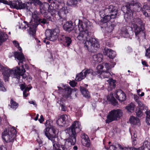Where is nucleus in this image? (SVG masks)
<instances>
[{"label":"nucleus","instance_id":"1","mask_svg":"<svg viewBox=\"0 0 150 150\" xmlns=\"http://www.w3.org/2000/svg\"><path fill=\"white\" fill-rule=\"evenodd\" d=\"M89 27L87 23L79 20L78 27L80 32L77 38L78 40L83 41V42L85 41L84 47L88 51H89L90 48L92 50L94 49L97 50L100 47V45L95 39L90 37L89 36L88 30Z\"/></svg>","mask_w":150,"mask_h":150},{"label":"nucleus","instance_id":"2","mask_svg":"<svg viewBox=\"0 0 150 150\" xmlns=\"http://www.w3.org/2000/svg\"><path fill=\"white\" fill-rule=\"evenodd\" d=\"M34 10V11L32 12L30 10H27V11L30 14H31L30 13H31L32 17L34 20L35 23L29 24L27 21H24V22L26 24L22 27L25 29L29 27L28 33L30 35H32L34 38H35V35L36 28L38 25L40 24L42 25L45 24L49 23V20L47 18H40L39 15L40 13L39 11H37V10Z\"/></svg>","mask_w":150,"mask_h":150},{"label":"nucleus","instance_id":"3","mask_svg":"<svg viewBox=\"0 0 150 150\" xmlns=\"http://www.w3.org/2000/svg\"><path fill=\"white\" fill-rule=\"evenodd\" d=\"M80 122L77 121L73 122L69 128V137L66 140L64 146L67 149L71 146L75 144L76 134L79 132L81 129Z\"/></svg>","mask_w":150,"mask_h":150},{"label":"nucleus","instance_id":"4","mask_svg":"<svg viewBox=\"0 0 150 150\" xmlns=\"http://www.w3.org/2000/svg\"><path fill=\"white\" fill-rule=\"evenodd\" d=\"M0 3L8 5L11 9H30V6L31 4L30 2L23 3L21 0H12L8 1L6 0H0Z\"/></svg>","mask_w":150,"mask_h":150},{"label":"nucleus","instance_id":"5","mask_svg":"<svg viewBox=\"0 0 150 150\" xmlns=\"http://www.w3.org/2000/svg\"><path fill=\"white\" fill-rule=\"evenodd\" d=\"M122 111L120 109H114L111 110L107 116L105 123L109 124L113 121L117 120L122 116Z\"/></svg>","mask_w":150,"mask_h":150},{"label":"nucleus","instance_id":"6","mask_svg":"<svg viewBox=\"0 0 150 150\" xmlns=\"http://www.w3.org/2000/svg\"><path fill=\"white\" fill-rule=\"evenodd\" d=\"M44 132L46 137L52 143L56 142L55 141V138L59 132V130L57 128L54 126L49 128V127H47L44 129Z\"/></svg>","mask_w":150,"mask_h":150},{"label":"nucleus","instance_id":"7","mask_svg":"<svg viewBox=\"0 0 150 150\" xmlns=\"http://www.w3.org/2000/svg\"><path fill=\"white\" fill-rule=\"evenodd\" d=\"M141 21V20L139 18L135 19L134 21L135 24L133 25L134 28V32L136 37L139 41H140V39H143L144 38H145L146 37L145 33L143 30L144 27L142 26H138L136 24L137 21L139 22Z\"/></svg>","mask_w":150,"mask_h":150},{"label":"nucleus","instance_id":"8","mask_svg":"<svg viewBox=\"0 0 150 150\" xmlns=\"http://www.w3.org/2000/svg\"><path fill=\"white\" fill-rule=\"evenodd\" d=\"M59 30L57 29L47 30L45 32V36L50 41L56 40L59 35Z\"/></svg>","mask_w":150,"mask_h":150},{"label":"nucleus","instance_id":"9","mask_svg":"<svg viewBox=\"0 0 150 150\" xmlns=\"http://www.w3.org/2000/svg\"><path fill=\"white\" fill-rule=\"evenodd\" d=\"M116 25L115 21L111 20L107 23L101 22V25L100 26L102 28L105 29L108 33H111L113 30Z\"/></svg>","mask_w":150,"mask_h":150},{"label":"nucleus","instance_id":"10","mask_svg":"<svg viewBox=\"0 0 150 150\" xmlns=\"http://www.w3.org/2000/svg\"><path fill=\"white\" fill-rule=\"evenodd\" d=\"M59 39L61 41V43L65 47H69L72 42L71 38L65 35H61Z\"/></svg>","mask_w":150,"mask_h":150},{"label":"nucleus","instance_id":"11","mask_svg":"<svg viewBox=\"0 0 150 150\" xmlns=\"http://www.w3.org/2000/svg\"><path fill=\"white\" fill-rule=\"evenodd\" d=\"M12 71H14V76L18 79V81L20 82V79L21 76L22 78L25 79L26 77V75L24 74V73H23L21 71V68L19 67H17L12 69Z\"/></svg>","mask_w":150,"mask_h":150},{"label":"nucleus","instance_id":"12","mask_svg":"<svg viewBox=\"0 0 150 150\" xmlns=\"http://www.w3.org/2000/svg\"><path fill=\"white\" fill-rule=\"evenodd\" d=\"M1 70L2 72L4 80L5 82L8 81L9 79V77L11 73V71L7 67H6L1 65L0 63Z\"/></svg>","mask_w":150,"mask_h":150},{"label":"nucleus","instance_id":"13","mask_svg":"<svg viewBox=\"0 0 150 150\" xmlns=\"http://www.w3.org/2000/svg\"><path fill=\"white\" fill-rule=\"evenodd\" d=\"M40 13L48 20L49 18L50 19L52 16H55L57 15L56 10H40Z\"/></svg>","mask_w":150,"mask_h":150},{"label":"nucleus","instance_id":"14","mask_svg":"<svg viewBox=\"0 0 150 150\" xmlns=\"http://www.w3.org/2000/svg\"><path fill=\"white\" fill-rule=\"evenodd\" d=\"M84 76L89 80L93 79L94 77L97 74V73L91 69H85L83 70Z\"/></svg>","mask_w":150,"mask_h":150},{"label":"nucleus","instance_id":"15","mask_svg":"<svg viewBox=\"0 0 150 150\" xmlns=\"http://www.w3.org/2000/svg\"><path fill=\"white\" fill-rule=\"evenodd\" d=\"M115 96L120 102H122L126 100V95L123 91L121 90H118L115 93Z\"/></svg>","mask_w":150,"mask_h":150},{"label":"nucleus","instance_id":"16","mask_svg":"<svg viewBox=\"0 0 150 150\" xmlns=\"http://www.w3.org/2000/svg\"><path fill=\"white\" fill-rule=\"evenodd\" d=\"M81 142L83 145L87 147H90L91 145L90 140L88 136L85 133L81 135Z\"/></svg>","mask_w":150,"mask_h":150},{"label":"nucleus","instance_id":"17","mask_svg":"<svg viewBox=\"0 0 150 150\" xmlns=\"http://www.w3.org/2000/svg\"><path fill=\"white\" fill-rule=\"evenodd\" d=\"M121 32L124 37H128L130 32H132V28L129 26L124 27L121 28Z\"/></svg>","mask_w":150,"mask_h":150},{"label":"nucleus","instance_id":"18","mask_svg":"<svg viewBox=\"0 0 150 150\" xmlns=\"http://www.w3.org/2000/svg\"><path fill=\"white\" fill-rule=\"evenodd\" d=\"M2 137L3 139L6 143L13 142L14 141L11 135L8 134L7 131H4L2 133Z\"/></svg>","mask_w":150,"mask_h":150},{"label":"nucleus","instance_id":"19","mask_svg":"<svg viewBox=\"0 0 150 150\" xmlns=\"http://www.w3.org/2000/svg\"><path fill=\"white\" fill-rule=\"evenodd\" d=\"M63 28L64 30L70 33L74 29L73 23L71 21H67L64 24Z\"/></svg>","mask_w":150,"mask_h":150},{"label":"nucleus","instance_id":"20","mask_svg":"<svg viewBox=\"0 0 150 150\" xmlns=\"http://www.w3.org/2000/svg\"><path fill=\"white\" fill-rule=\"evenodd\" d=\"M14 54L15 58L19 61L18 64L20 65V64H23V62L25 59V57L22 52H14Z\"/></svg>","mask_w":150,"mask_h":150},{"label":"nucleus","instance_id":"21","mask_svg":"<svg viewBox=\"0 0 150 150\" xmlns=\"http://www.w3.org/2000/svg\"><path fill=\"white\" fill-rule=\"evenodd\" d=\"M105 55L110 58L113 59L116 55V52L110 49L105 48L104 49Z\"/></svg>","mask_w":150,"mask_h":150},{"label":"nucleus","instance_id":"22","mask_svg":"<svg viewBox=\"0 0 150 150\" xmlns=\"http://www.w3.org/2000/svg\"><path fill=\"white\" fill-rule=\"evenodd\" d=\"M107 100L110 103L114 106H116L118 103L117 101L115 98L112 94H110L107 96Z\"/></svg>","mask_w":150,"mask_h":150},{"label":"nucleus","instance_id":"23","mask_svg":"<svg viewBox=\"0 0 150 150\" xmlns=\"http://www.w3.org/2000/svg\"><path fill=\"white\" fill-rule=\"evenodd\" d=\"M63 87H64V92L66 94V96L67 97H69L71 95L72 91L73 90H74L75 91L77 90V89L76 88H74V89L71 88L68 85H64Z\"/></svg>","mask_w":150,"mask_h":150},{"label":"nucleus","instance_id":"24","mask_svg":"<svg viewBox=\"0 0 150 150\" xmlns=\"http://www.w3.org/2000/svg\"><path fill=\"white\" fill-rule=\"evenodd\" d=\"M103 56L101 53H98L93 56V60L95 63H99L101 62L102 60Z\"/></svg>","mask_w":150,"mask_h":150},{"label":"nucleus","instance_id":"25","mask_svg":"<svg viewBox=\"0 0 150 150\" xmlns=\"http://www.w3.org/2000/svg\"><path fill=\"white\" fill-rule=\"evenodd\" d=\"M80 90L83 96L87 98H89L90 97V95L89 94L88 90L83 87L80 86Z\"/></svg>","mask_w":150,"mask_h":150},{"label":"nucleus","instance_id":"26","mask_svg":"<svg viewBox=\"0 0 150 150\" xmlns=\"http://www.w3.org/2000/svg\"><path fill=\"white\" fill-rule=\"evenodd\" d=\"M18 104L15 101L13 98L11 99L10 104L8 105L10 108L13 110H15L18 106Z\"/></svg>","mask_w":150,"mask_h":150},{"label":"nucleus","instance_id":"27","mask_svg":"<svg viewBox=\"0 0 150 150\" xmlns=\"http://www.w3.org/2000/svg\"><path fill=\"white\" fill-rule=\"evenodd\" d=\"M8 38V35L4 32L0 33V46L6 41Z\"/></svg>","mask_w":150,"mask_h":150},{"label":"nucleus","instance_id":"28","mask_svg":"<svg viewBox=\"0 0 150 150\" xmlns=\"http://www.w3.org/2000/svg\"><path fill=\"white\" fill-rule=\"evenodd\" d=\"M40 7V9H55V8H49V5L46 2H44L43 3L40 2V4H38Z\"/></svg>","mask_w":150,"mask_h":150},{"label":"nucleus","instance_id":"29","mask_svg":"<svg viewBox=\"0 0 150 150\" xmlns=\"http://www.w3.org/2000/svg\"><path fill=\"white\" fill-rule=\"evenodd\" d=\"M52 143L53 148L56 150H67L64 145H60L56 142H53Z\"/></svg>","mask_w":150,"mask_h":150},{"label":"nucleus","instance_id":"30","mask_svg":"<svg viewBox=\"0 0 150 150\" xmlns=\"http://www.w3.org/2000/svg\"><path fill=\"white\" fill-rule=\"evenodd\" d=\"M112 18L110 15H105L103 19H102L99 22L100 25H101V22L102 23H107L108 22L110 21H113Z\"/></svg>","mask_w":150,"mask_h":150},{"label":"nucleus","instance_id":"31","mask_svg":"<svg viewBox=\"0 0 150 150\" xmlns=\"http://www.w3.org/2000/svg\"><path fill=\"white\" fill-rule=\"evenodd\" d=\"M139 148H141L140 150H150V142L148 141H145L143 145Z\"/></svg>","mask_w":150,"mask_h":150},{"label":"nucleus","instance_id":"32","mask_svg":"<svg viewBox=\"0 0 150 150\" xmlns=\"http://www.w3.org/2000/svg\"><path fill=\"white\" fill-rule=\"evenodd\" d=\"M67 10H59L57 11V15H58L60 18H62L66 16V14L68 13Z\"/></svg>","mask_w":150,"mask_h":150},{"label":"nucleus","instance_id":"33","mask_svg":"<svg viewBox=\"0 0 150 150\" xmlns=\"http://www.w3.org/2000/svg\"><path fill=\"white\" fill-rule=\"evenodd\" d=\"M125 13L124 14V16L126 17L127 18H128L132 16L133 15V10H121Z\"/></svg>","mask_w":150,"mask_h":150},{"label":"nucleus","instance_id":"34","mask_svg":"<svg viewBox=\"0 0 150 150\" xmlns=\"http://www.w3.org/2000/svg\"><path fill=\"white\" fill-rule=\"evenodd\" d=\"M110 71L106 70L102 71L101 74V75L104 78H108L109 77L110 75H112L111 74H113L112 73H110Z\"/></svg>","mask_w":150,"mask_h":150},{"label":"nucleus","instance_id":"35","mask_svg":"<svg viewBox=\"0 0 150 150\" xmlns=\"http://www.w3.org/2000/svg\"><path fill=\"white\" fill-rule=\"evenodd\" d=\"M83 72L82 71L76 75L75 79L76 81H80L86 77L84 76V75H83Z\"/></svg>","mask_w":150,"mask_h":150},{"label":"nucleus","instance_id":"36","mask_svg":"<svg viewBox=\"0 0 150 150\" xmlns=\"http://www.w3.org/2000/svg\"><path fill=\"white\" fill-rule=\"evenodd\" d=\"M60 117L57 121V124L59 126H67V125L66 124V122L63 120Z\"/></svg>","mask_w":150,"mask_h":150},{"label":"nucleus","instance_id":"37","mask_svg":"<svg viewBox=\"0 0 150 150\" xmlns=\"http://www.w3.org/2000/svg\"><path fill=\"white\" fill-rule=\"evenodd\" d=\"M77 3V0H68L67 3V5L71 6H75Z\"/></svg>","mask_w":150,"mask_h":150},{"label":"nucleus","instance_id":"38","mask_svg":"<svg viewBox=\"0 0 150 150\" xmlns=\"http://www.w3.org/2000/svg\"><path fill=\"white\" fill-rule=\"evenodd\" d=\"M16 130L14 128H12L9 130L8 132V134L11 135V136L12 137V139H14L16 136Z\"/></svg>","mask_w":150,"mask_h":150},{"label":"nucleus","instance_id":"39","mask_svg":"<svg viewBox=\"0 0 150 150\" xmlns=\"http://www.w3.org/2000/svg\"><path fill=\"white\" fill-rule=\"evenodd\" d=\"M134 106L135 105L134 104L131 103L129 105L126 106V109L128 111L132 112L134 110Z\"/></svg>","mask_w":150,"mask_h":150},{"label":"nucleus","instance_id":"40","mask_svg":"<svg viewBox=\"0 0 150 150\" xmlns=\"http://www.w3.org/2000/svg\"><path fill=\"white\" fill-rule=\"evenodd\" d=\"M116 81L115 80H114L112 79L111 78L109 79V83L110 87L111 88H114L116 86L115 84Z\"/></svg>","mask_w":150,"mask_h":150},{"label":"nucleus","instance_id":"41","mask_svg":"<svg viewBox=\"0 0 150 150\" xmlns=\"http://www.w3.org/2000/svg\"><path fill=\"white\" fill-rule=\"evenodd\" d=\"M21 71L23 73H25V69L28 70L29 68L28 65L27 64H25L24 65L21 64Z\"/></svg>","mask_w":150,"mask_h":150},{"label":"nucleus","instance_id":"42","mask_svg":"<svg viewBox=\"0 0 150 150\" xmlns=\"http://www.w3.org/2000/svg\"><path fill=\"white\" fill-rule=\"evenodd\" d=\"M136 115L137 116L141 117L143 115V113L141 109L139 108H137L136 110Z\"/></svg>","mask_w":150,"mask_h":150},{"label":"nucleus","instance_id":"43","mask_svg":"<svg viewBox=\"0 0 150 150\" xmlns=\"http://www.w3.org/2000/svg\"><path fill=\"white\" fill-rule=\"evenodd\" d=\"M111 11L112 13L110 14L111 18L113 19L116 17L117 11L118 10H110Z\"/></svg>","mask_w":150,"mask_h":150},{"label":"nucleus","instance_id":"44","mask_svg":"<svg viewBox=\"0 0 150 150\" xmlns=\"http://www.w3.org/2000/svg\"><path fill=\"white\" fill-rule=\"evenodd\" d=\"M129 122L130 123L133 125L136 124L137 123L136 119L134 116H132L130 117Z\"/></svg>","mask_w":150,"mask_h":150},{"label":"nucleus","instance_id":"45","mask_svg":"<svg viewBox=\"0 0 150 150\" xmlns=\"http://www.w3.org/2000/svg\"><path fill=\"white\" fill-rule=\"evenodd\" d=\"M141 148H136L134 147H125L123 149V150H140Z\"/></svg>","mask_w":150,"mask_h":150},{"label":"nucleus","instance_id":"46","mask_svg":"<svg viewBox=\"0 0 150 150\" xmlns=\"http://www.w3.org/2000/svg\"><path fill=\"white\" fill-rule=\"evenodd\" d=\"M145 56L147 58L150 59V46L146 50Z\"/></svg>","mask_w":150,"mask_h":150},{"label":"nucleus","instance_id":"47","mask_svg":"<svg viewBox=\"0 0 150 150\" xmlns=\"http://www.w3.org/2000/svg\"><path fill=\"white\" fill-rule=\"evenodd\" d=\"M0 90L3 92L6 91V89L4 86V83L3 81L0 82Z\"/></svg>","mask_w":150,"mask_h":150},{"label":"nucleus","instance_id":"48","mask_svg":"<svg viewBox=\"0 0 150 150\" xmlns=\"http://www.w3.org/2000/svg\"><path fill=\"white\" fill-rule=\"evenodd\" d=\"M104 67L106 68V70L108 71H111V67L110 65L108 63H104L103 64Z\"/></svg>","mask_w":150,"mask_h":150},{"label":"nucleus","instance_id":"49","mask_svg":"<svg viewBox=\"0 0 150 150\" xmlns=\"http://www.w3.org/2000/svg\"><path fill=\"white\" fill-rule=\"evenodd\" d=\"M69 116L65 114L61 115L60 117L62 119V120H63L66 123V122H68L67 120L68 119Z\"/></svg>","mask_w":150,"mask_h":150},{"label":"nucleus","instance_id":"50","mask_svg":"<svg viewBox=\"0 0 150 150\" xmlns=\"http://www.w3.org/2000/svg\"><path fill=\"white\" fill-rule=\"evenodd\" d=\"M69 84L71 86L74 87L76 86L77 84V83L74 80H72L69 81Z\"/></svg>","mask_w":150,"mask_h":150},{"label":"nucleus","instance_id":"51","mask_svg":"<svg viewBox=\"0 0 150 150\" xmlns=\"http://www.w3.org/2000/svg\"><path fill=\"white\" fill-rule=\"evenodd\" d=\"M45 125L46 127V128H47V127H49V128H50L51 127L53 126H52L51 123L49 120H47L46 121V122L45 123Z\"/></svg>","mask_w":150,"mask_h":150},{"label":"nucleus","instance_id":"52","mask_svg":"<svg viewBox=\"0 0 150 150\" xmlns=\"http://www.w3.org/2000/svg\"><path fill=\"white\" fill-rule=\"evenodd\" d=\"M143 12V14L146 17H149L150 16V10H147V11L145 12L144 10H141Z\"/></svg>","mask_w":150,"mask_h":150},{"label":"nucleus","instance_id":"53","mask_svg":"<svg viewBox=\"0 0 150 150\" xmlns=\"http://www.w3.org/2000/svg\"><path fill=\"white\" fill-rule=\"evenodd\" d=\"M32 3H34L35 5H38V4L40 3V1L39 0H29Z\"/></svg>","mask_w":150,"mask_h":150},{"label":"nucleus","instance_id":"54","mask_svg":"<svg viewBox=\"0 0 150 150\" xmlns=\"http://www.w3.org/2000/svg\"><path fill=\"white\" fill-rule=\"evenodd\" d=\"M19 86L21 90L23 91L27 86L25 83L20 84Z\"/></svg>","mask_w":150,"mask_h":150},{"label":"nucleus","instance_id":"55","mask_svg":"<svg viewBox=\"0 0 150 150\" xmlns=\"http://www.w3.org/2000/svg\"><path fill=\"white\" fill-rule=\"evenodd\" d=\"M37 142L39 146L40 147H41V146H42L43 142H42V140H41L40 139H37Z\"/></svg>","mask_w":150,"mask_h":150},{"label":"nucleus","instance_id":"56","mask_svg":"<svg viewBox=\"0 0 150 150\" xmlns=\"http://www.w3.org/2000/svg\"><path fill=\"white\" fill-rule=\"evenodd\" d=\"M142 64L144 67H148L149 66L147 62L145 60H142Z\"/></svg>","mask_w":150,"mask_h":150},{"label":"nucleus","instance_id":"57","mask_svg":"<svg viewBox=\"0 0 150 150\" xmlns=\"http://www.w3.org/2000/svg\"><path fill=\"white\" fill-rule=\"evenodd\" d=\"M13 43L14 45L15 46L17 47L18 46H19V44L18 42L16 40H14L13 41Z\"/></svg>","mask_w":150,"mask_h":150},{"label":"nucleus","instance_id":"58","mask_svg":"<svg viewBox=\"0 0 150 150\" xmlns=\"http://www.w3.org/2000/svg\"><path fill=\"white\" fill-rule=\"evenodd\" d=\"M55 5V3H51V6L52 7H53L52 8H55V9H57L59 10V8H60V9H62L61 8H60L59 7V8H57L56 5L54 6Z\"/></svg>","mask_w":150,"mask_h":150},{"label":"nucleus","instance_id":"59","mask_svg":"<svg viewBox=\"0 0 150 150\" xmlns=\"http://www.w3.org/2000/svg\"><path fill=\"white\" fill-rule=\"evenodd\" d=\"M98 0H86V1L88 3L90 4H92Z\"/></svg>","mask_w":150,"mask_h":150},{"label":"nucleus","instance_id":"60","mask_svg":"<svg viewBox=\"0 0 150 150\" xmlns=\"http://www.w3.org/2000/svg\"><path fill=\"white\" fill-rule=\"evenodd\" d=\"M61 110L62 111H65L66 110L65 106L64 104H62L61 105Z\"/></svg>","mask_w":150,"mask_h":150},{"label":"nucleus","instance_id":"61","mask_svg":"<svg viewBox=\"0 0 150 150\" xmlns=\"http://www.w3.org/2000/svg\"><path fill=\"white\" fill-rule=\"evenodd\" d=\"M140 92V90L139 89L138 91H137V93L139 96H140L142 97L144 95V92H142L141 94H139V92Z\"/></svg>","mask_w":150,"mask_h":150},{"label":"nucleus","instance_id":"62","mask_svg":"<svg viewBox=\"0 0 150 150\" xmlns=\"http://www.w3.org/2000/svg\"><path fill=\"white\" fill-rule=\"evenodd\" d=\"M31 88L27 86L25 88L23 91V92H26L27 91H30L31 89Z\"/></svg>","mask_w":150,"mask_h":150},{"label":"nucleus","instance_id":"63","mask_svg":"<svg viewBox=\"0 0 150 150\" xmlns=\"http://www.w3.org/2000/svg\"><path fill=\"white\" fill-rule=\"evenodd\" d=\"M116 147L114 145H111L109 147L110 150H115Z\"/></svg>","mask_w":150,"mask_h":150},{"label":"nucleus","instance_id":"64","mask_svg":"<svg viewBox=\"0 0 150 150\" xmlns=\"http://www.w3.org/2000/svg\"><path fill=\"white\" fill-rule=\"evenodd\" d=\"M149 120H150V115L148 117V118H146V122L148 125H150V123L149 122Z\"/></svg>","mask_w":150,"mask_h":150}]
</instances>
